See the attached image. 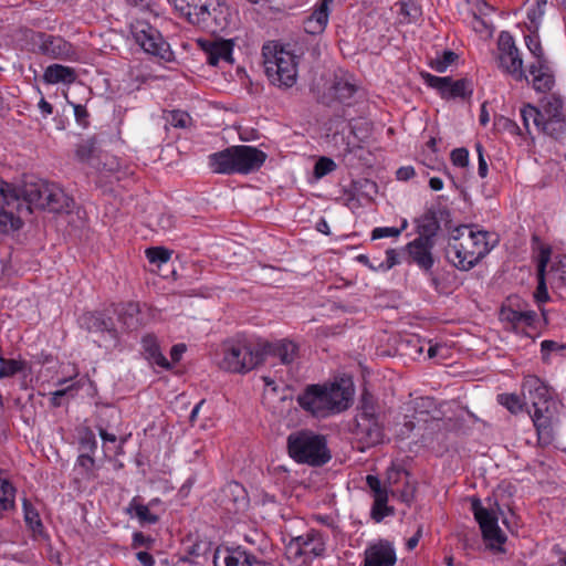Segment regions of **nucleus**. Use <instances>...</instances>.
<instances>
[{"label": "nucleus", "instance_id": "1", "mask_svg": "<svg viewBox=\"0 0 566 566\" xmlns=\"http://www.w3.org/2000/svg\"><path fill=\"white\" fill-rule=\"evenodd\" d=\"M354 388L349 378L332 384H312L297 395L298 406L315 418H326L346 410L353 399Z\"/></svg>", "mask_w": 566, "mask_h": 566}, {"label": "nucleus", "instance_id": "35", "mask_svg": "<svg viewBox=\"0 0 566 566\" xmlns=\"http://www.w3.org/2000/svg\"><path fill=\"white\" fill-rule=\"evenodd\" d=\"M538 132L558 139L566 135V117L565 115H557L556 117H546L542 120Z\"/></svg>", "mask_w": 566, "mask_h": 566}, {"label": "nucleus", "instance_id": "20", "mask_svg": "<svg viewBox=\"0 0 566 566\" xmlns=\"http://www.w3.org/2000/svg\"><path fill=\"white\" fill-rule=\"evenodd\" d=\"M532 248L534 251H538L537 254V279L538 284L534 293V297L537 303H545L548 301L549 295L545 283V270L551 259L552 249L549 245L542 243L537 235L532 238Z\"/></svg>", "mask_w": 566, "mask_h": 566}, {"label": "nucleus", "instance_id": "57", "mask_svg": "<svg viewBox=\"0 0 566 566\" xmlns=\"http://www.w3.org/2000/svg\"><path fill=\"white\" fill-rule=\"evenodd\" d=\"M451 160L454 166L465 167L469 163V151L465 148H455L451 153Z\"/></svg>", "mask_w": 566, "mask_h": 566}, {"label": "nucleus", "instance_id": "53", "mask_svg": "<svg viewBox=\"0 0 566 566\" xmlns=\"http://www.w3.org/2000/svg\"><path fill=\"white\" fill-rule=\"evenodd\" d=\"M566 350V346L564 344H559L555 340L545 339L541 344V352L543 360H547V357L551 353H563Z\"/></svg>", "mask_w": 566, "mask_h": 566}, {"label": "nucleus", "instance_id": "15", "mask_svg": "<svg viewBox=\"0 0 566 566\" xmlns=\"http://www.w3.org/2000/svg\"><path fill=\"white\" fill-rule=\"evenodd\" d=\"M558 402L551 399L543 406L534 407L532 420L541 444H551L554 440V423L558 421Z\"/></svg>", "mask_w": 566, "mask_h": 566}, {"label": "nucleus", "instance_id": "49", "mask_svg": "<svg viewBox=\"0 0 566 566\" xmlns=\"http://www.w3.org/2000/svg\"><path fill=\"white\" fill-rule=\"evenodd\" d=\"M80 448L83 453L92 454L97 449V441L94 432L91 429H85L80 438Z\"/></svg>", "mask_w": 566, "mask_h": 566}, {"label": "nucleus", "instance_id": "16", "mask_svg": "<svg viewBox=\"0 0 566 566\" xmlns=\"http://www.w3.org/2000/svg\"><path fill=\"white\" fill-rule=\"evenodd\" d=\"M471 510L480 525L483 538L490 541L493 547L495 544L500 547L506 541V536L499 527L497 516L494 512L485 509L478 497L471 500Z\"/></svg>", "mask_w": 566, "mask_h": 566}, {"label": "nucleus", "instance_id": "6", "mask_svg": "<svg viewBox=\"0 0 566 566\" xmlns=\"http://www.w3.org/2000/svg\"><path fill=\"white\" fill-rule=\"evenodd\" d=\"M287 451L294 461L311 467H322L332 458L326 438L310 430L291 433L287 437Z\"/></svg>", "mask_w": 566, "mask_h": 566}, {"label": "nucleus", "instance_id": "63", "mask_svg": "<svg viewBox=\"0 0 566 566\" xmlns=\"http://www.w3.org/2000/svg\"><path fill=\"white\" fill-rule=\"evenodd\" d=\"M415 169L411 166L400 167L397 172V179L398 180H409L415 176Z\"/></svg>", "mask_w": 566, "mask_h": 566}, {"label": "nucleus", "instance_id": "3", "mask_svg": "<svg viewBox=\"0 0 566 566\" xmlns=\"http://www.w3.org/2000/svg\"><path fill=\"white\" fill-rule=\"evenodd\" d=\"M266 154L256 147L238 145L228 147L209 156L213 172L248 175L259 170L266 160Z\"/></svg>", "mask_w": 566, "mask_h": 566}, {"label": "nucleus", "instance_id": "27", "mask_svg": "<svg viewBox=\"0 0 566 566\" xmlns=\"http://www.w3.org/2000/svg\"><path fill=\"white\" fill-rule=\"evenodd\" d=\"M81 328L90 333L107 332L115 336L116 329L112 317L106 316L102 312H86L78 318Z\"/></svg>", "mask_w": 566, "mask_h": 566}, {"label": "nucleus", "instance_id": "19", "mask_svg": "<svg viewBox=\"0 0 566 566\" xmlns=\"http://www.w3.org/2000/svg\"><path fill=\"white\" fill-rule=\"evenodd\" d=\"M287 548L294 552L296 557L307 554L319 557L325 552V542L321 532L311 530L304 535L292 538Z\"/></svg>", "mask_w": 566, "mask_h": 566}, {"label": "nucleus", "instance_id": "21", "mask_svg": "<svg viewBox=\"0 0 566 566\" xmlns=\"http://www.w3.org/2000/svg\"><path fill=\"white\" fill-rule=\"evenodd\" d=\"M39 50L51 59L74 61L77 57L76 51L70 42L51 34L42 33L40 35Z\"/></svg>", "mask_w": 566, "mask_h": 566}, {"label": "nucleus", "instance_id": "62", "mask_svg": "<svg viewBox=\"0 0 566 566\" xmlns=\"http://www.w3.org/2000/svg\"><path fill=\"white\" fill-rule=\"evenodd\" d=\"M93 151V146L90 143H82L76 148V157L81 161L87 160Z\"/></svg>", "mask_w": 566, "mask_h": 566}, {"label": "nucleus", "instance_id": "9", "mask_svg": "<svg viewBox=\"0 0 566 566\" xmlns=\"http://www.w3.org/2000/svg\"><path fill=\"white\" fill-rule=\"evenodd\" d=\"M353 434L361 451L375 447L384 440V427L375 411V406L366 396L363 397L359 412L355 417Z\"/></svg>", "mask_w": 566, "mask_h": 566}, {"label": "nucleus", "instance_id": "51", "mask_svg": "<svg viewBox=\"0 0 566 566\" xmlns=\"http://www.w3.org/2000/svg\"><path fill=\"white\" fill-rule=\"evenodd\" d=\"M366 483H367L368 488L370 489L373 497L388 496L387 486H384L377 476L370 475V474L367 475Z\"/></svg>", "mask_w": 566, "mask_h": 566}, {"label": "nucleus", "instance_id": "30", "mask_svg": "<svg viewBox=\"0 0 566 566\" xmlns=\"http://www.w3.org/2000/svg\"><path fill=\"white\" fill-rule=\"evenodd\" d=\"M222 502L229 512H239L247 506V495L243 486L237 482L229 483L222 491Z\"/></svg>", "mask_w": 566, "mask_h": 566}, {"label": "nucleus", "instance_id": "44", "mask_svg": "<svg viewBox=\"0 0 566 566\" xmlns=\"http://www.w3.org/2000/svg\"><path fill=\"white\" fill-rule=\"evenodd\" d=\"M25 368V363L0 357V378L12 377Z\"/></svg>", "mask_w": 566, "mask_h": 566}, {"label": "nucleus", "instance_id": "22", "mask_svg": "<svg viewBox=\"0 0 566 566\" xmlns=\"http://www.w3.org/2000/svg\"><path fill=\"white\" fill-rule=\"evenodd\" d=\"M397 556L392 544L380 539L365 551L364 566H394Z\"/></svg>", "mask_w": 566, "mask_h": 566}, {"label": "nucleus", "instance_id": "34", "mask_svg": "<svg viewBox=\"0 0 566 566\" xmlns=\"http://www.w3.org/2000/svg\"><path fill=\"white\" fill-rule=\"evenodd\" d=\"M23 515L24 522L29 530L34 536L42 535L44 533V526L41 521L38 510L31 504L28 499H23Z\"/></svg>", "mask_w": 566, "mask_h": 566}, {"label": "nucleus", "instance_id": "42", "mask_svg": "<svg viewBox=\"0 0 566 566\" xmlns=\"http://www.w3.org/2000/svg\"><path fill=\"white\" fill-rule=\"evenodd\" d=\"M388 496L374 497L371 507V517L376 522H381L386 516L394 514V509L387 505Z\"/></svg>", "mask_w": 566, "mask_h": 566}, {"label": "nucleus", "instance_id": "36", "mask_svg": "<svg viewBox=\"0 0 566 566\" xmlns=\"http://www.w3.org/2000/svg\"><path fill=\"white\" fill-rule=\"evenodd\" d=\"M396 6L401 23L416 22L421 17V8L413 0H401Z\"/></svg>", "mask_w": 566, "mask_h": 566}, {"label": "nucleus", "instance_id": "26", "mask_svg": "<svg viewBox=\"0 0 566 566\" xmlns=\"http://www.w3.org/2000/svg\"><path fill=\"white\" fill-rule=\"evenodd\" d=\"M522 388L524 396L528 398L533 408L543 406L553 399L549 388L537 376H526Z\"/></svg>", "mask_w": 566, "mask_h": 566}, {"label": "nucleus", "instance_id": "58", "mask_svg": "<svg viewBox=\"0 0 566 566\" xmlns=\"http://www.w3.org/2000/svg\"><path fill=\"white\" fill-rule=\"evenodd\" d=\"M155 543V539L150 536L144 535L142 532H135L133 534V548L146 547L150 548Z\"/></svg>", "mask_w": 566, "mask_h": 566}, {"label": "nucleus", "instance_id": "25", "mask_svg": "<svg viewBox=\"0 0 566 566\" xmlns=\"http://www.w3.org/2000/svg\"><path fill=\"white\" fill-rule=\"evenodd\" d=\"M199 44L210 65L217 66L221 61L227 63L233 62V44L231 41H199Z\"/></svg>", "mask_w": 566, "mask_h": 566}, {"label": "nucleus", "instance_id": "41", "mask_svg": "<svg viewBox=\"0 0 566 566\" xmlns=\"http://www.w3.org/2000/svg\"><path fill=\"white\" fill-rule=\"evenodd\" d=\"M458 59L453 51H444L441 55L432 59L429 63L430 67L438 73H444L450 65Z\"/></svg>", "mask_w": 566, "mask_h": 566}, {"label": "nucleus", "instance_id": "54", "mask_svg": "<svg viewBox=\"0 0 566 566\" xmlns=\"http://www.w3.org/2000/svg\"><path fill=\"white\" fill-rule=\"evenodd\" d=\"M495 126L499 129H503L511 135H522L520 126L512 119L501 116L496 119Z\"/></svg>", "mask_w": 566, "mask_h": 566}, {"label": "nucleus", "instance_id": "17", "mask_svg": "<svg viewBox=\"0 0 566 566\" xmlns=\"http://www.w3.org/2000/svg\"><path fill=\"white\" fill-rule=\"evenodd\" d=\"M440 222L447 226L450 222V211L447 208L428 209L420 218L416 220L418 239L434 242V238L440 229Z\"/></svg>", "mask_w": 566, "mask_h": 566}, {"label": "nucleus", "instance_id": "38", "mask_svg": "<svg viewBox=\"0 0 566 566\" xmlns=\"http://www.w3.org/2000/svg\"><path fill=\"white\" fill-rule=\"evenodd\" d=\"M3 470L0 469V504L4 509H13L15 488L3 476Z\"/></svg>", "mask_w": 566, "mask_h": 566}, {"label": "nucleus", "instance_id": "45", "mask_svg": "<svg viewBox=\"0 0 566 566\" xmlns=\"http://www.w3.org/2000/svg\"><path fill=\"white\" fill-rule=\"evenodd\" d=\"M416 485L410 481V478L406 479L398 488L392 489V496H398L405 503H411L415 499Z\"/></svg>", "mask_w": 566, "mask_h": 566}, {"label": "nucleus", "instance_id": "55", "mask_svg": "<svg viewBox=\"0 0 566 566\" xmlns=\"http://www.w3.org/2000/svg\"><path fill=\"white\" fill-rule=\"evenodd\" d=\"M401 233V229H398L396 227H379L375 228L371 232V239H382V238H389V237H399Z\"/></svg>", "mask_w": 566, "mask_h": 566}, {"label": "nucleus", "instance_id": "18", "mask_svg": "<svg viewBox=\"0 0 566 566\" xmlns=\"http://www.w3.org/2000/svg\"><path fill=\"white\" fill-rule=\"evenodd\" d=\"M259 352L261 354V364L266 357L271 356L279 358L283 365H290L298 355V346L289 339L262 342L259 343Z\"/></svg>", "mask_w": 566, "mask_h": 566}, {"label": "nucleus", "instance_id": "40", "mask_svg": "<svg viewBox=\"0 0 566 566\" xmlns=\"http://www.w3.org/2000/svg\"><path fill=\"white\" fill-rule=\"evenodd\" d=\"M525 44L528 51L532 53L535 61L533 63H545L548 62L547 56L545 55L544 49L541 44L539 38L537 34H527L524 36Z\"/></svg>", "mask_w": 566, "mask_h": 566}, {"label": "nucleus", "instance_id": "47", "mask_svg": "<svg viewBox=\"0 0 566 566\" xmlns=\"http://www.w3.org/2000/svg\"><path fill=\"white\" fill-rule=\"evenodd\" d=\"M146 256L150 263L160 265L169 261L171 251L163 247H153L146 250Z\"/></svg>", "mask_w": 566, "mask_h": 566}, {"label": "nucleus", "instance_id": "4", "mask_svg": "<svg viewBox=\"0 0 566 566\" xmlns=\"http://www.w3.org/2000/svg\"><path fill=\"white\" fill-rule=\"evenodd\" d=\"M19 199L28 208L20 216L21 227L23 218L32 213V207L52 212H69L73 205V199L60 186L46 180L25 184L22 193L19 192Z\"/></svg>", "mask_w": 566, "mask_h": 566}, {"label": "nucleus", "instance_id": "37", "mask_svg": "<svg viewBox=\"0 0 566 566\" xmlns=\"http://www.w3.org/2000/svg\"><path fill=\"white\" fill-rule=\"evenodd\" d=\"M521 118L526 133L531 134V124H533L535 128L539 130L543 120V115L538 108L530 104L523 106L521 108Z\"/></svg>", "mask_w": 566, "mask_h": 566}, {"label": "nucleus", "instance_id": "52", "mask_svg": "<svg viewBox=\"0 0 566 566\" xmlns=\"http://www.w3.org/2000/svg\"><path fill=\"white\" fill-rule=\"evenodd\" d=\"M500 402L512 413H518L523 410V403L516 395H501Z\"/></svg>", "mask_w": 566, "mask_h": 566}, {"label": "nucleus", "instance_id": "23", "mask_svg": "<svg viewBox=\"0 0 566 566\" xmlns=\"http://www.w3.org/2000/svg\"><path fill=\"white\" fill-rule=\"evenodd\" d=\"M434 242L416 238L406 245L410 262L417 264L424 272H430L434 264L432 249Z\"/></svg>", "mask_w": 566, "mask_h": 566}, {"label": "nucleus", "instance_id": "46", "mask_svg": "<svg viewBox=\"0 0 566 566\" xmlns=\"http://www.w3.org/2000/svg\"><path fill=\"white\" fill-rule=\"evenodd\" d=\"M410 478V474L407 470L402 468H391L387 472V484L388 492L392 494V489L398 488L406 479Z\"/></svg>", "mask_w": 566, "mask_h": 566}, {"label": "nucleus", "instance_id": "43", "mask_svg": "<svg viewBox=\"0 0 566 566\" xmlns=\"http://www.w3.org/2000/svg\"><path fill=\"white\" fill-rule=\"evenodd\" d=\"M543 115V119L546 117H556L557 115L563 114V101L560 97L556 95H551L546 98L543 104V109L541 111Z\"/></svg>", "mask_w": 566, "mask_h": 566}, {"label": "nucleus", "instance_id": "24", "mask_svg": "<svg viewBox=\"0 0 566 566\" xmlns=\"http://www.w3.org/2000/svg\"><path fill=\"white\" fill-rule=\"evenodd\" d=\"M532 76L531 85L538 93H546L555 85V74L549 61L545 63H531L527 67Z\"/></svg>", "mask_w": 566, "mask_h": 566}, {"label": "nucleus", "instance_id": "60", "mask_svg": "<svg viewBox=\"0 0 566 566\" xmlns=\"http://www.w3.org/2000/svg\"><path fill=\"white\" fill-rule=\"evenodd\" d=\"M74 116L78 125L86 127L88 125V112L85 106L72 103Z\"/></svg>", "mask_w": 566, "mask_h": 566}, {"label": "nucleus", "instance_id": "7", "mask_svg": "<svg viewBox=\"0 0 566 566\" xmlns=\"http://www.w3.org/2000/svg\"><path fill=\"white\" fill-rule=\"evenodd\" d=\"M264 70L269 81L281 88H290L296 83V56L282 46L266 44L262 49Z\"/></svg>", "mask_w": 566, "mask_h": 566}, {"label": "nucleus", "instance_id": "2", "mask_svg": "<svg viewBox=\"0 0 566 566\" xmlns=\"http://www.w3.org/2000/svg\"><path fill=\"white\" fill-rule=\"evenodd\" d=\"M489 232L474 231L472 226L461 224L450 231L446 256L461 271L474 268L493 248L489 243Z\"/></svg>", "mask_w": 566, "mask_h": 566}, {"label": "nucleus", "instance_id": "56", "mask_svg": "<svg viewBox=\"0 0 566 566\" xmlns=\"http://www.w3.org/2000/svg\"><path fill=\"white\" fill-rule=\"evenodd\" d=\"M551 274L557 289L566 287V266L564 264L553 265Z\"/></svg>", "mask_w": 566, "mask_h": 566}, {"label": "nucleus", "instance_id": "29", "mask_svg": "<svg viewBox=\"0 0 566 566\" xmlns=\"http://www.w3.org/2000/svg\"><path fill=\"white\" fill-rule=\"evenodd\" d=\"M357 85L346 77L335 76L333 83L328 87V95L331 98L344 104L352 105V98L357 92Z\"/></svg>", "mask_w": 566, "mask_h": 566}, {"label": "nucleus", "instance_id": "59", "mask_svg": "<svg viewBox=\"0 0 566 566\" xmlns=\"http://www.w3.org/2000/svg\"><path fill=\"white\" fill-rule=\"evenodd\" d=\"M399 263H400V260H399L397 251L394 249H388L386 251V261L380 262L378 265V269L387 271Z\"/></svg>", "mask_w": 566, "mask_h": 566}, {"label": "nucleus", "instance_id": "12", "mask_svg": "<svg viewBox=\"0 0 566 566\" xmlns=\"http://www.w3.org/2000/svg\"><path fill=\"white\" fill-rule=\"evenodd\" d=\"M130 32L135 42L146 52L164 60H169L171 52L169 44L160 32L145 20H135L130 24Z\"/></svg>", "mask_w": 566, "mask_h": 566}, {"label": "nucleus", "instance_id": "33", "mask_svg": "<svg viewBox=\"0 0 566 566\" xmlns=\"http://www.w3.org/2000/svg\"><path fill=\"white\" fill-rule=\"evenodd\" d=\"M119 322L129 331L137 329L144 324L140 317V306L138 303L129 302L118 310Z\"/></svg>", "mask_w": 566, "mask_h": 566}, {"label": "nucleus", "instance_id": "14", "mask_svg": "<svg viewBox=\"0 0 566 566\" xmlns=\"http://www.w3.org/2000/svg\"><path fill=\"white\" fill-rule=\"evenodd\" d=\"M424 83L437 90L442 98H468L473 94V83L469 78L453 81L450 76H436L430 73H422Z\"/></svg>", "mask_w": 566, "mask_h": 566}, {"label": "nucleus", "instance_id": "11", "mask_svg": "<svg viewBox=\"0 0 566 566\" xmlns=\"http://www.w3.org/2000/svg\"><path fill=\"white\" fill-rule=\"evenodd\" d=\"M497 62L499 67L515 81L523 80L528 82V76L523 67V59L513 36L507 31H502L497 40Z\"/></svg>", "mask_w": 566, "mask_h": 566}, {"label": "nucleus", "instance_id": "5", "mask_svg": "<svg viewBox=\"0 0 566 566\" xmlns=\"http://www.w3.org/2000/svg\"><path fill=\"white\" fill-rule=\"evenodd\" d=\"M175 9L198 28L216 33L228 25V8L220 0H172Z\"/></svg>", "mask_w": 566, "mask_h": 566}, {"label": "nucleus", "instance_id": "8", "mask_svg": "<svg viewBox=\"0 0 566 566\" xmlns=\"http://www.w3.org/2000/svg\"><path fill=\"white\" fill-rule=\"evenodd\" d=\"M261 365L259 343L235 338L224 343L222 368L232 373H248Z\"/></svg>", "mask_w": 566, "mask_h": 566}, {"label": "nucleus", "instance_id": "61", "mask_svg": "<svg viewBox=\"0 0 566 566\" xmlns=\"http://www.w3.org/2000/svg\"><path fill=\"white\" fill-rule=\"evenodd\" d=\"M77 464L85 470L86 473H90L93 471V468L95 465V460L92 457V454L88 453H82L77 458Z\"/></svg>", "mask_w": 566, "mask_h": 566}, {"label": "nucleus", "instance_id": "50", "mask_svg": "<svg viewBox=\"0 0 566 566\" xmlns=\"http://www.w3.org/2000/svg\"><path fill=\"white\" fill-rule=\"evenodd\" d=\"M336 169V164L328 157H321L314 166V176L323 178Z\"/></svg>", "mask_w": 566, "mask_h": 566}, {"label": "nucleus", "instance_id": "10", "mask_svg": "<svg viewBox=\"0 0 566 566\" xmlns=\"http://www.w3.org/2000/svg\"><path fill=\"white\" fill-rule=\"evenodd\" d=\"M28 211L19 199V191L0 179V232L10 233L21 228L20 216Z\"/></svg>", "mask_w": 566, "mask_h": 566}, {"label": "nucleus", "instance_id": "48", "mask_svg": "<svg viewBox=\"0 0 566 566\" xmlns=\"http://www.w3.org/2000/svg\"><path fill=\"white\" fill-rule=\"evenodd\" d=\"M166 119L171 126L178 128H186L191 123V117L189 116V114L179 109L169 112Z\"/></svg>", "mask_w": 566, "mask_h": 566}, {"label": "nucleus", "instance_id": "31", "mask_svg": "<svg viewBox=\"0 0 566 566\" xmlns=\"http://www.w3.org/2000/svg\"><path fill=\"white\" fill-rule=\"evenodd\" d=\"M142 348L146 358L161 368L169 369L170 364L168 359L161 354L158 339L153 334H146L142 338Z\"/></svg>", "mask_w": 566, "mask_h": 566}, {"label": "nucleus", "instance_id": "13", "mask_svg": "<svg viewBox=\"0 0 566 566\" xmlns=\"http://www.w3.org/2000/svg\"><path fill=\"white\" fill-rule=\"evenodd\" d=\"M500 319L507 325V328L518 332L520 327L534 326L537 314L530 310L527 304H522L517 296H513L502 305Z\"/></svg>", "mask_w": 566, "mask_h": 566}, {"label": "nucleus", "instance_id": "28", "mask_svg": "<svg viewBox=\"0 0 566 566\" xmlns=\"http://www.w3.org/2000/svg\"><path fill=\"white\" fill-rule=\"evenodd\" d=\"M331 0H321L314 8L311 15L304 20V30L308 34H321L325 30L329 18Z\"/></svg>", "mask_w": 566, "mask_h": 566}, {"label": "nucleus", "instance_id": "39", "mask_svg": "<svg viewBox=\"0 0 566 566\" xmlns=\"http://www.w3.org/2000/svg\"><path fill=\"white\" fill-rule=\"evenodd\" d=\"M128 512H134V515L138 518L142 525L155 524L158 522V516L150 512L148 505L137 503L135 500L129 504Z\"/></svg>", "mask_w": 566, "mask_h": 566}, {"label": "nucleus", "instance_id": "64", "mask_svg": "<svg viewBox=\"0 0 566 566\" xmlns=\"http://www.w3.org/2000/svg\"><path fill=\"white\" fill-rule=\"evenodd\" d=\"M208 547L202 543H195L188 548V554L195 557L202 556L207 553Z\"/></svg>", "mask_w": 566, "mask_h": 566}, {"label": "nucleus", "instance_id": "32", "mask_svg": "<svg viewBox=\"0 0 566 566\" xmlns=\"http://www.w3.org/2000/svg\"><path fill=\"white\" fill-rule=\"evenodd\" d=\"M43 78L49 84H72L76 80V72L70 66L52 64L45 69Z\"/></svg>", "mask_w": 566, "mask_h": 566}]
</instances>
